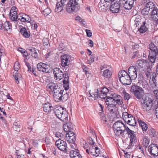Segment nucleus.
Segmentation results:
<instances>
[{
	"label": "nucleus",
	"instance_id": "obj_53",
	"mask_svg": "<svg viewBox=\"0 0 158 158\" xmlns=\"http://www.w3.org/2000/svg\"><path fill=\"white\" fill-rule=\"evenodd\" d=\"M76 20L81 23V24H84V23L85 22V20L82 19L79 16H77L76 17Z\"/></svg>",
	"mask_w": 158,
	"mask_h": 158
},
{
	"label": "nucleus",
	"instance_id": "obj_46",
	"mask_svg": "<svg viewBox=\"0 0 158 158\" xmlns=\"http://www.w3.org/2000/svg\"><path fill=\"white\" fill-rule=\"evenodd\" d=\"M129 121H128V123H127L128 124L132 126H136V122L134 117H132V120H131L130 121V120Z\"/></svg>",
	"mask_w": 158,
	"mask_h": 158
},
{
	"label": "nucleus",
	"instance_id": "obj_43",
	"mask_svg": "<svg viewBox=\"0 0 158 158\" xmlns=\"http://www.w3.org/2000/svg\"><path fill=\"white\" fill-rule=\"evenodd\" d=\"M67 141L69 143H74L76 140V136H71L66 137Z\"/></svg>",
	"mask_w": 158,
	"mask_h": 158
},
{
	"label": "nucleus",
	"instance_id": "obj_20",
	"mask_svg": "<svg viewBox=\"0 0 158 158\" xmlns=\"http://www.w3.org/2000/svg\"><path fill=\"white\" fill-rule=\"evenodd\" d=\"M109 91V89L107 88H103L102 89L100 90V91H98V97L102 99H105L106 97L107 98L108 96H107V94Z\"/></svg>",
	"mask_w": 158,
	"mask_h": 158
},
{
	"label": "nucleus",
	"instance_id": "obj_44",
	"mask_svg": "<svg viewBox=\"0 0 158 158\" xmlns=\"http://www.w3.org/2000/svg\"><path fill=\"white\" fill-rule=\"evenodd\" d=\"M157 56V55H152L149 54L148 58L150 62L152 63H154L155 62L156 56Z\"/></svg>",
	"mask_w": 158,
	"mask_h": 158
},
{
	"label": "nucleus",
	"instance_id": "obj_33",
	"mask_svg": "<svg viewBox=\"0 0 158 158\" xmlns=\"http://www.w3.org/2000/svg\"><path fill=\"white\" fill-rule=\"evenodd\" d=\"M145 25V22H143L142 25L141 26L140 28L139 29V32L141 33H144L148 30V28Z\"/></svg>",
	"mask_w": 158,
	"mask_h": 158
},
{
	"label": "nucleus",
	"instance_id": "obj_41",
	"mask_svg": "<svg viewBox=\"0 0 158 158\" xmlns=\"http://www.w3.org/2000/svg\"><path fill=\"white\" fill-rule=\"evenodd\" d=\"M149 142V140L146 137H144L143 139V144L145 148H147Z\"/></svg>",
	"mask_w": 158,
	"mask_h": 158
},
{
	"label": "nucleus",
	"instance_id": "obj_24",
	"mask_svg": "<svg viewBox=\"0 0 158 158\" xmlns=\"http://www.w3.org/2000/svg\"><path fill=\"white\" fill-rule=\"evenodd\" d=\"M148 64L147 61L143 59L138 60L136 61V65L137 67L143 68Z\"/></svg>",
	"mask_w": 158,
	"mask_h": 158
},
{
	"label": "nucleus",
	"instance_id": "obj_54",
	"mask_svg": "<svg viewBox=\"0 0 158 158\" xmlns=\"http://www.w3.org/2000/svg\"><path fill=\"white\" fill-rule=\"evenodd\" d=\"M121 96L120 95L114 93H111L110 95V98H112V99L115 98H121Z\"/></svg>",
	"mask_w": 158,
	"mask_h": 158
},
{
	"label": "nucleus",
	"instance_id": "obj_32",
	"mask_svg": "<svg viewBox=\"0 0 158 158\" xmlns=\"http://www.w3.org/2000/svg\"><path fill=\"white\" fill-rule=\"evenodd\" d=\"M74 149L75 150H72L70 152V156L71 158H75V157L80 154L78 150H76L73 148H72V149Z\"/></svg>",
	"mask_w": 158,
	"mask_h": 158
},
{
	"label": "nucleus",
	"instance_id": "obj_35",
	"mask_svg": "<svg viewBox=\"0 0 158 158\" xmlns=\"http://www.w3.org/2000/svg\"><path fill=\"white\" fill-rule=\"evenodd\" d=\"M13 76L16 83L17 84H19V81L22 79V77L20 74L16 72L15 74H13Z\"/></svg>",
	"mask_w": 158,
	"mask_h": 158
},
{
	"label": "nucleus",
	"instance_id": "obj_49",
	"mask_svg": "<svg viewBox=\"0 0 158 158\" xmlns=\"http://www.w3.org/2000/svg\"><path fill=\"white\" fill-rule=\"evenodd\" d=\"M20 67V64L18 62L16 61L15 63L14 66V70L16 72H18Z\"/></svg>",
	"mask_w": 158,
	"mask_h": 158
},
{
	"label": "nucleus",
	"instance_id": "obj_23",
	"mask_svg": "<svg viewBox=\"0 0 158 158\" xmlns=\"http://www.w3.org/2000/svg\"><path fill=\"white\" fill-rule=\"evenodd\" d=\"M90 90L89 92L90 96L89 97V100H94L98 98V89H95L94 91H92L91 93H90Z\"/></svg>",
	"mask_w": 158,
	"mask_h": 158
},
{
	"label": "nucleus",
	"instance_id": "obj_6",
	"mask_svg": "<svg viewBox=\"0 0 158 158\" xmlns=\"http://www.w3.org/2000/svg\"><path fill=\"white\" fill-rule=\"evenodd\" d=\"M154 7V4L153 2H149L145 5V7L141 11L142 14L144 16L147 15L151 13L152 10Z\"/></svg>",
	"mask_w": 158,
	"mask_h": 158
},
{
	"label": "nucleus",
	"instance_id": "obj_52",
	"mask_svg": "<svg viewBox=\"0 0 158 158\" xmlns=\"http://www.w3.org/2000/svg\"><path fill=\"white\" fill-rule=\"evenodd\" d=\"M126 130L128 136H132V135L134 133V132L130 130L128 127H126Z\"/></svg>",
	"mask_w": 158,
	"mask_h": 158
},
{
	"label": "nucleus",
	"instance_id": "obj_37",
	"mask_svg": "<svg viewBox=\"0 0 158 158\" xmlns=\"http://www.w3.org/2000/svg\"><path fill=\"white\" fill-rule=\"evenodd\" d=\"M139 124L141 127L143 131H146L148 129L147 125L144 122H142L141 120L139 121Z\"/></svg>",
	"mask_w": 158,
	"mask_h": 158
},
{
	"label": "nucleus",
	"instance_id": "obj_21",
	"mask_svg": "<svg viewBox=\"0 0 158 158\" xmlns=\"http://www.w3.org/2000/svg\"><path fill=\"white\" fill-rule=\"evenodd\" d=\"M149 48L150 50L149 51V54L150 55H158V49L156 46L152 43L149 44Z\"/></svg>",
	"mask_w": 158,
	"mask_h": 158
},
{
	"label": "nucleus",
	"instance_id": "obj_28",
	"mask_svg": "<svg viewBox=\"0 0 158 158\" xmlns=\"http://www.w3.org/2000/svg\"><path fill=\"white\" fill-rule=\"evenodd\" d=\"M40 71L43 72L47 73L49 71V69L48 67V65L45 64L40 62Z\"/></svg>",
	"mask_w": 158,
	"mask_h": 158
},
{
	"label": "nucleus",
	"instance_id": "obj_31",
	"mask_svg": "<svg viewBox=\"0 0 158 158\" xmlns=\"http://www.w3.org/2000/svg\"><path fill=\"white\" fill-rule=\"evenodd\" d=\"M141 87L139 86L136 85H132L130 89V91L132 93H133L134 95H135V93H136L138 92V90H139V89H140Z\"/></svg>",
	"mask_w": 158,
	"mask_h": 158
},
{
	"label": "nucleus",
	"instance_id": "obj_5",
	"mask_svg": "<svg viewBox=\"0 0 158 158\" xmlns=\"http://www.w3.org/2000/svg\"><path fill=\"white\" fill-rule=\"evenodd\" d=\"M113 99L108 97L106 100V106L107 110L111 114H113L116 112L117 107L115 106V102Z\"/></svg>",
	"mask_w": 158,
	"mask_h": 158
},
{
	"label": "nucleus",
	"instance_id": "obj_18",
	"mask_svg": "<svg viewBox=\"0 0 158 158\" xmlns=\"http://www.w3.org/2000/svg\"><path fill=\"white\" fill-rule=\"evenodd\" d=\"M31 19L29 15L23 13H20L18 14V20L21 22L29 23L31 21Z\"/></svg>",
	"mask_w": 158,
	"mask_h": 158
},
{
	"label": "nucleus",
	"instance_id": "obj_63",
	"mask_svg": "<svg viewBox=\"0 0 158 158\" xmlns=\"http://www.w3.org/2000/svg\"><path fill=\"white\" fill-rule=\"evenodd\" d=\"M95 147L94 146H91L90 147V152L93 155V154L94 153V151H95Z\"/></svg>",
	"mask_w": 158,
	"mask_h": 158
},
{
	"label": "nucleus",
	"instance_id": "obj_36",
	"mask_svg": "<svg viewBox=\"0 0 158 158\" xmlns=\"http://www.w3.org/2000/svg\"><path fill=\"white\" fill-rule=\"evenodd\" d=\"M11 27L10 23L9 21L5 22L3 24V29H5L7 31H10Z\"/></svg>",
	"mask_w": 158,
	"mask_h": 158
},
{
	"label": "nucleus",
	"instance_id": "obj_4",
	"mask_svg": "<svg viewBox=\"0 0 158 158\" xmlns=\"http://www.w3.org/2000/svg\"><path fill=\"white\" fill-rule=\"evenodd\" d=\"M55 113L56 117L62 121L66 122L68 121V114L65 110L61 107L56 109Z\"/></svg>",
	"mask_w": 158,
	"mask_h": 158
},
{
	"label": "nucleus",
	"instance_id": "obj_8",
	"mask_svg": "<svg viewBox=\"0 0 158 158\" xmlns=\"http://www.w3.org/2000/svg\"><path fill=\"white\" fill-rule=\"evenodd\" d=\"M56 145L61 151H66L67 144L66 142L61 139L57 140L55 142Z\"/></svg>",
	"mask_w": 158,
	"mask_h": 158
},
{
	"label": "nucleus",
	"instance_id": "obj_13",
	"mask_svg": "<svg viewBox=\"0 0 158 158\" xmlns=\"http://www.w3.org/2000/svg\"><path fill=\"white\" fill-rule=\"evenodd\" d=\"M64 92V90L60 88L52 93L54 99L56 101L59 102L61 101V97Z\"/></svg>",
	"mask_w": 158,
	"mask_h": 158
},
{
	"label": "nucleus",
	"instance_id": "obj_55",
	"mask_svg": "<svg viewBox=\"0 0 158 158\" xmlns=\"http://www.w3.org/2000/svg\"><path fill=\"white\" fill-rule=\"evenodd\" d=\"M149 133L151 137H154L156 135V132L154 129L150 130L149 131Z\"/></svg>",
	"mask_w": 158,
	"mask_h": 158
},
{
	"label": "nucleus",
	"instance_id": "obj_10",
	"mask_svg": "<svg viewBox=\"0 0 158 158\" xmlns=\"http://www.w3.org/2000/svg\"><path fill=\"white\" fill-rule=\"evenodd\" d=\"M151 18L156 24H158V9L154 4V7L152 10Z\"/></svg>",
	"mask_w": 158,
	"mask_h": 158
},
{
	"label": "nucleus",
	"instance_id": "obj_47",
	"mask_svg": "<svg viewBox=\"0 0 158 158\" xmlns=\"http://www.w3.org/2000/svg\"><path fill=\"white\" fill-rule=\"evenodd\" d=\"M17 9L16 8L15 6H13L12 7L10 10V15L11 14V15L13 14L14 15H15L17 13Z\"/></svg>",
	"mask_w": 158,
	"mask_h": 158
},
{
	"label": "nucleus",
	"instance_id": "obj_25",
	"mask_svg": "<svg viewBox=\"0 0 158 158\" xmlns=\"http://www.w3.org/2000/svg\"><path fill=\"white\" fill-rule=\"evenodd\" d=\"M125 2L124 4V7L127 10L131 9L134 3L133 1L131 0H123Z\"/></svg>",
	"mask_w": 158,
	"mask_h": 158
},
{
	"label": "nucleus",
	"instance_id": "obj_27",
	"mask_svg": "<svg viewBox=\"0 0 158 158\" xmlns=\"http://www.w3.org/2000/svg\"><path fill=\"white\" fill-rule=\"evenodd\" d=\"M144 94V90L141 87L140 89H139L138 92L135 93L134 96L140 100L143 98Z\"/></svg>",
	"mask_w": 158,
	"mask_h": 158
},
{
	"label": "nucleus",
	"instance_id": "obj_62",
	"mask_svg": "<svg viewBox=\"0 0 158 158\" xmlns=\"http://www.w3.org/2000/svg\"><path fill=\"white\" fill-rule=\"evenodd\" d=\"M88 143L91 145H94L95 143V142L94 141V139L91 137H89L88 139Z\"/></svg>",
	"mask_w": 158,
	"mask_h": 158
},
{
	"label": "nucleus",
	"instance_id": "obj_12",
	"mask_svg": "<svg viewBox=\"0 0 158 158\" xmlns=\"http://www.w3.org/2000/svg\"><path fill=\"white\" fill-rule=\"evenodd\" d=\"M67 2L65 0H60L56 3L55 9V12L59 13L61 12L63 9L64 6L66 5Z\"/></svg>",
	"mask_w": 158,
	"mask_h": 158
},
{
	"label": "nucleus",
	"instance_id": "obj_48",
	"mask_svg": "<svg viewBox=\"0 0 158 158\" xmlns=\"http://www.w3.org/2000/svg\"><path fill=\"white\" fill-rule=\"evenodd\" d=\"M116 101H115V106H117V104H118V105H119L120 106H122L123 105V99L122 98V97H121V98H119L118 99H117Z\"/></svg>",
	"mask_w": 158,
	"mask_h": 158
},
{
	"label": "nucleus",
	"instance_id": "obj_1",
	"mask_svg": "<svg viewBox=\"0 0 158 158\" xmlns=\"http://www.w3.org/2000/svg\"><path fill=\"white\" fill-rule=\"evenodd\" d=\"M82 0H70L66 4V10L67 12H76L80 8V4Z\"/></svg>",
	"mask_w": 158,
	"mask_h": 158
},
{
	"label": "nucleus",
	"instance_id": "obj_51",
	"mask_svg": "<svg viewBox=\"0 0 158 158\" xmlns=\"http://www.w3.org/2000/svg\"><path fill=\"white\" fill-rule=\"evenodd\" d=\"M95 148L94 151L95 153L93 154V156H99V154L100 153V150L98 148V147H95Z\"/></svg>",
	"mask_w": 158,
	"mask_h": 158
},
{
	"label": "nucleus",
	"instance_id": "obj_14",
	"mask_svg": "<svg viewBox=\"0 0 158 158\" xmlns=\"http://www.w3.org/2000/svg\"><path fill=\"white\" fill-rule=\"evenodd\" d=\"M127 73L132 80L135 79L137 77L136 68L134 66H131L129 67Z\"/></svg>",
	"mask_w": 158,
	"mask_h": 158
},
{
	"label": "nucleus",
	"instance_id": "obj_15",
	"mask_svg": "<svg viewBox=\"0 0 158 158\" xmlns=\"http://www.w3.org/2000/svg\"><path fill=\"white\" fill-rule=\"evenodd\" d=\"M148 151L151 155L154 156H158V147L154 144L149 146Z\"/></svg>",
	"mask_w": 158,
	"mask_h": 158
},
{
	"label": "nucleus",
	"instance_id": "obj_2",
	"mask_svg": "<svg viewBox=\"0 0 158 158\" xmlns=\"http://www.w3.org/2000/svg\"><path fill=\"white\" fill-rule=\"evenodd\" d=\"M115 134L118 136L124 133L126 129V126L121 121H117L113 126Z\"/></svg>",
	"mask_w": 158,
	"mask_h": 158
},
{
	"label": "nucleus",
	"instance_id": "obj_30",
	"mask_svg": "<svg viewBox=\"0 0 158 158\" xmlns=\"http://www.w3.org/2000/svg\"><path fill=\"white\" fill-rule=\"evenodd\" d=\"M15 154L17 156V158H24V155L23 151L21 149L19 150H16Z\"/></svg>",
	"mask_w": 158,
	"mask_h": 158
},
{
	"label": "nucleus",
	"instance_id": "obj_58",
	"mask_svg": "<svg viewBox=\"0 0 158 158\" xmlns=\"http://www.w3.org/2000/svg\"><path fill=\"white\" fill-rule=\"evenodd\" d=\"M55 136L57 138L60 139L63 136V135L61 133L59 132H56L55 134Z\"/></svg>",
	"mask_w": 158,
	"mask_h": 158
},
{
	"label": "nucleus",
	"instance_id": "obj_64",
	"mask_svg": "<svg viewBox=\"0 0 158 158\" xmlns=\"http://www.w3.org/2000/svg\"><path fill=\"white\" fill-rule=\"evenodd\" d=\"M29 53L34 58H36L38 57V53L35 50V51L32 53Z\"/></svg>",
	"mask_w": 158,
	"mask_h": 158
},
{
	"label": "nucleus",
	"instance_id": "obj_61",
	"mask_svg": "<svg viewBox=\"0 0 158 158\" xmlns=\"http://www.w3.org/2000/svg\"><path fill=\"white\" fill-rule=\"evenodd\" d=\"M46 100L47 99L46 98L43 96L40 97V102L42 103L43 105H44V104L46 103L45 102L46 101Z\"/></svg>",
	"mask_w": 158,
	"mask_h": 158
},
{
	"label": "nucleus",
	"instance_id": "obj_56",
	"mask_svg": "<svg viewBox=\"0 0 158 158\" xmlns=\"http://www.w3.org/2000/svg\"><path fill=\"white\" fill-rule=\"evenodd\" d=\"M68 133L66 134V137H70L71 136H76V135L72 131H68Z\"/></svg>",
	"mask_w": 158,
	"mask_h": 158
},
{
	"label": "nucleus",
	"instance_id": "obj_60",
	"mask_svg": "<svg viewBox=\"0 0 158 158\" xmlns=\"http://www.w3.org/2000/svg\"><path fill=\"white\" fill-rule=\"evenodd\" d=\"M151 70L150 68H148L145 71V73L146 76L148 77L150 74Z\"/></svg>",
	"mask_w": 158,
	"mask_h": 158
},
{
	"label": "nucleus",
	"instance_id": "obj_9",
	"mask_svg": "<svg viewBox=\"0 0 158 158\" xmlns=\"http://www.w3.org/2000/svg\"><path fill=\"white\" fill-rule=\"evenodd\" d=\"M54 78L56 80H60L64 77V73L61 70L58 68H55L53 71Z\"/></svg>",
	"mask_w": 158,
	"mask_h": 158
},
{
	"label": "nucleus",
	"instance_id": "obj_40",
	"mask_svg": "<svg viewBox=\"0 0 158 158\" xmlns=\"http://www.w3.org/2000/svg\"><path fill=\"white\" fill-rule=\"evenodd\" d=\"M123 118L124 120V121L125 122V121H126L127 119H128V118L129 117H131L132 116V115L131 114H128L127 112H124L123 113Z\"/></svg>",
	"mask_w": 158,
	"mask_h": 158
},
{
	"label": "nucleus",
	"instance_id": "obj_57",
	"mask_svg": "<svg viewBox=\"0 0 158 158\" xmlns=\"http://www.w3.org/2000/svg\"><path fill=\"white\" fill-rule=\"evenodd\" d=\"M139 56H140V55L139 54V51H136L133 53L132 58L134 59L135 57H139Z\"/></svg>",
	"mask_w": 158,
	"mask_h": 158
},
{
	"label": "nucleus",
	"instance_id": "obj_45",
	"mask_svg": "<svg viewBox=\"0 0 158 158\" xmlns=\"http://www.w3.org/2000/svg\"><path fill=\"white\" fill-rule=\"evenodd\" d=\"M10 14V15L9 18H10L11 20L13 21H17L18 19V15H17V13H16V14L15 15H14Z\"/></svg>",
	"mask_w": 158,
	"mask_h": 158
},
{
	"label": "nucleus",
	"instance_id": "obj_19",
	"mask_svg": "<svg viewBox=\"0 0 158 158\" xmlns=\"http://www.w3.org/2000/svg\"><path fill=\"white\" fill-rule=\"evenodd\" d=\"M120 8V3L118 1L110 6V9L113 13H115L118 12Z\"/></svg>",
	"mask_w": 158,
	"mask_h": 158
},
{
	"label": "nucleus",
	"instance_id": "obj_39",
	"mask_svg": "<svg viewBox=\"0 0 158 158\" xmlns=\"http://www.w3.org/2000/svg\"><path fill=\"white\" fill-rule=\"evenodd\" d=\"M51 9L48 8H47L45 10L41 11L42 14L44 15L45 17L47 16L49 14L51 13Z\"/></svg>",
	"mask_w": 158,
	"mask_h": 158
},
{
	"label": "nucleus",
	"instance_id": "obj_34",
	"mask_svg": "<svg viewBox=\"0 0 158 158\" xmlns=\"http://www.w3.org/2000/svg\"><path fill=\"white\" fill-rule=\"evenodd\" d=\"M20 31L22 35L26 38H28L30 36L29 32L27 31V29L25 27L21 28Z\"/></svg>",
	"mask_w": 158,
	"mask_h": 158
},
{
	"label": "nucleus",
	"instance_id": "obj_26",
	"mask_svg": "<svg viewBox=\"0 0 158 158\" xmlns=\"http://www.w3.org/2000/svg\"><path fill=\"white\" fill-rule=\"evenodd\" d=\"M43 105V110L45 112H48L53 109V107L52 104L49 103H45Z\"/></svg>",
	"mask_w": 158,
	"mask_h": 158
},
{
	"label": "nucleus",
	"instance_id": "obj_7",
	"mask_svg": "<svg viewBox=\"0 0 158 158\" xmlns=\"http://www.w3.org/2000/svg\"><path fill=\"white\" fill-rule=\"evenodd\" d=\"M152 100L148 97H146L142 104V108L144 111H148L150 110L152 105Z\"/></svg>",
	"mask_w": 158,
	"mask_h": 158
},
{
	"label": "nucleus",
	"instance_id": "obj_3",
	"mask_svg": "<svg viewBox=\"0 0 158 158\" xmlns=\"http://www.w3.org/2000/svg\"><path fill=\"white\" fill-rule=\"evenodd\" d=\"M118 76L119 81L123 85H130L131 83L132 80L125 71L122 70L119 72Z\"/></svg>",
	"mask_w": 158,
	"mask_h": 158
},
{
	"label": "nucleus",
	"instance_id": "obj_42",
	"mask_svg": "<svg viewBox=\"0 0 158 158\" xmlns=\"http://www.w3.org/2000/svg\"><path fill=\"white\" fill-rule=\"evenodd\" d=\"M65 90H64L63 94H62V96L61 97V100H67L69 97V94L66 92V89Z\"/></svg>",
	"mask_w": 158,
	"mask_h": 158
},
{
	"label": "nucleus",
	"instance_id": "obj_38",
	"mask_svg": "<svg viewBox=\"0 0 158 158\" xmlns=\"http://www.w3.org/2000/svg\"><path fill=\"white\" fill-rule=\"evenodd\" d=\"M69 78L64 77V79L63 81L64 86L65 87V89H66V90H68L69 88Z\"/></svg>",
	"mask_w": 158,
	"mask_h": 158
},
{
	"label": "nucleus",
	"instance_id": "obj_11",
	"mask_svg": "<svg viewBox=\"0 0 158 158\" xmlns=\"http://www.w3.org/2000/svg\"><path fill=\"white\" fill-rule=\"evenodd\" d=\"M156 73L153 72L150 80V84L151 87L154 89H158V85L156 79L157 77Z\"/></svg>",
	"mask_w": 158,
	"mask_h": 158
},
{
	"label": "nucleus",
	"instance_id": "obj_17",
	"mask_svg": "<svg viewBox=\"0 0 158 158\" xmlns=\"http://www.w3.org/2000/svg\"><path fill=\"white\" fill-rule=\"evenodd\" d=\"M106 65H104L100 67L101 71H102V76L105 78L110 77L112 75L111 71L108 69H107Z\"/></svg>",
	"mask_w": 158,
	"mask_h": 158
},
{
	"label": "nucleus",
	"instance_id": "obj_29",
	"mask_svg": "<svg viewBox=\"0 0 158 158\" xmlns=\"http://www.w3.org/2000/svg\"><path fill=\"white\" fill-rule=\"evenodd\" d=\"M73 125L70 122L67 123L64 125V131L68 132L70 131L72 129Z\"/></svg>",
	"mask_w": 158,
	"mask_h": 158
},
{
	"label": "nucleus",
	"instance_id": "obj_22",
	"mask_svg": "<svg viewBox=\"0 0 158 158\" xmlns=\"http://www.w3.org/2000/svg\"><path fill=\"white\" fill-rule=\"evenodd\" d=\"M69 57L67 55H64L61 56V65L62 66L65 67L69 64Z\"/></svg>",
	"mask_w": 158,
	"mask_h": 158
},
{
	"label": "nucleus",
	"instance_id": "obj_50",
	"mask_svg": "<svg viewBox=\"0 0 158 158\" xmlns=\"http://www.w3.org/2000/svg\"><path fill=\"white\" fill-rule=\"evenodd\" d=\"M123 93L124 98L125 100H127L128 101V100L131 98V96L129 94L124 91H123Z\"/></svg>",
	"mask_w": 158,
	"mask_h": 158
},
{
	"label": "nucleus",
	"instance_id": "obj_59",
	"mask_svg": "<svg viewBox=\"0 0 158 158\" xmlns=\"http://www.w3.org/2000/svg\"><path fill=\"white\" fill-rule=\"evenodd\" d=\"M17 127L20 128V125L17 122H15L13 124V128L14 129H15V130H17V129H16Z\"/></svg>",
	"mask_w": 158,
	"mask_h": 158
},
{
	"label": "nucleus",
	"instance_id": "obj_16",
	"mask_svg": "<svg viewBox=\"0 0 158 158\" xmlns=\"http://www.w3.org/2000/svg\"><path fill=\"white\" fill-rule=\"evenodd\" d=\"M47 88L48 91L53 93L56 91L60 88L56 83L53 82L49 83L47 86Z\"/></svg>",
	"mask_w": 158,
	"mask_h": 158
}]
</instances>
